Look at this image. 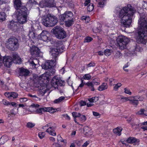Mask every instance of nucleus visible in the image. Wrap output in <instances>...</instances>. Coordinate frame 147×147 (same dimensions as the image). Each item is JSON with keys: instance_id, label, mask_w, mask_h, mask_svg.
I'll use <instances>...</instances> for the list:
<instances>
[{"instance_id": "nucleus-1", "label": "nucleus", "mask_w": 147, "mask_h": 147, "mask_svg": "<svg viewBox=\"0 0 147 147\" xmlns=\"http://www.w3.org/2000/svg\"><path fill=\"white\" fill-rule=\"evenodd\" d=\"M136 12L135 9L128 5L127 7H123L119 11V18L121 19V24L126 27L129 26L132 22V18Z\"/></svg>"}, {"instance_id": "nucleus-2", "label": "nucleus", "mask_w": 147, "mask_h": 147, "mask_svg": "<svg viewBox=\"0 0 147 147\" xmlns=\"http://www.w3.org/2000/svg\"><path fill=\"white\" fill-rule=\"evenodd\" d=\"M138 23L140 24L136 40L139 43L144 44L147 41V15L142 13H140Z\"/></svg>"}, {"instance_id": "nucleus-3", "label": "nucleus", "mask_w": 147, "mask_h": 147, "mask_svg": "<svg viewBox=\"0 0 147 147\" xmlns=\"http://www.w3.org/2000/svg\"><path fill=\"white\" fill-rule=\"evenodd\" d=\"M16 14L17 19L20 24H23L27 22L28 13L26 7H22L20 9L17 11Z\"/></svg>"}, {"instance_id": "nucleus-4", "label": "nucleus", "mask_w": 147, "mask_h": 147, "mask_svg": "<svg viewBox=\"0 0 147 147\" xmlns=\"http://www.w3.org/2000/svg\"><path fill=\"white\" fill-rule=\"evenodd\" d=\"M33 81L40 85H47L49 81V74H42L39 76L37 74H33Z\"/></svg>"}, {"instance_id": "nucleus-5", "label": "nucleus", "mask_w": 147, "mask_h": 147, "mask_svg": "<svg viewBox=\"0 0 147 147\" xmlns=\"http://www.w3.org/2000/svg\"><path fill=\"white\" fill-rule=\"evenodd\" d=\"M42 23L43 25L47 27L54 26L58 22L57 18L51 14H48L43 17Z\"/></svg>"}, {"instance_id": "nucleus-6", "label": "nucleus", "mask_w": 147, "mask_h": 147, "mask_svg": "<svg viewBox=\"0 0 147 147\" xmlns=\"http://www.w3.org/2000/svg\"><path fill=\"white\" fill-rule=\"evenodd\" d=\"M19 45L18 40L14 37L9 38L5 44L6 48L12 51L17 50L19 47Z\"/></svg>"}, {"instance_id": "nucleus-7", "label": "nucleus", "mask_w": 147, "mask_h": 147, "mask_svg": "<svg viewBox=\"0 0 147 147\" xmlns=\"http://www.w3.org/2000/svg\"><path fill=\"white\" fill-rule=\"evenodd\" d=\"M119 48L121 50L126 47V45L129 42V39L124 36L121 35L119 36L117 39Z\"/></svg>"}, {"instance_id": "nucleus-8", "label": "nucleus", "mask_w": 147, "mask_h": 147, "mask_svg": "<svg viewBox=\"0 0 147 147\" xmlns=\"http://www.w3.org/2000/svg\"><path fill=\"white\" fill-rule=\"evenodd\" d=\"M53 32L56 37L58 39H62L66 37V32L61 27L57 26L55 27Z\"/></svg>"}, {"instance_id": "nucleus-9", "label": "nucleus", "mask_w": 147, "mask_h": 147, "mask_svg": "<svg viewBox=\"0 0 147 147\" xmlns=\"http://www.w3.org/2000/svg\"><path fill=\"white\" fill-rule=\"evenodd\" d=\"M12 62V58L10 57L5 56L3 57L2 59L0 56V66L4 63L5 66L7 67H9Z\"/></svg>"}, {"instance_id": "nucleus-10", "label": "nucleus", "mask_w": 147, "mask_h": 147, "mask_svg": "<svg viewBox=\"0 0 147 147\" xmlns=\"http://www.w3.org/2000/svg\"><path fill=\"white\" fill-rule=\"evenodd\" d=\"M73 14L72 12L70 11H66L63 14L59 16V19L61 22H63L64 20L67 19L73 18Z\"/></svg>"}, {"instance_id": "nucleus-11", "label": "nucleus", "mask_w": 147, "mask_h": 147, "mask_svg": "<svg viewBox=\"0 0 147 147\" xmlns=\"http://www.w3.org/2000/svg\"><path fill=\"white\" fill-rule=\"evenodd\" d=\"M48 32L46 30H43L41 33L38 36V38L44 41L48 42L51 40L50 39L48 36Z\"/></svg>"}, {"instance_id": "nucleus-12", "label": "nucleus", "mask_w": 147, "mask_h": 147, "mask_svg": "<svg viewBox=\"0 0 147 147\" xmlns=\"http://www.w3.org/2000/svg\"><path fill=\"white\" fill-rule=\"evenodd\" d=\"M31 54L33 57H37L39 56L40 51L37 47L35 46H32L30 49Z\"/></svg>"}, {"instance_id": "nucleus-13", "label": "nucleus", "mask_w": 147, "mask_h": 147, "mask_svg": "<svg viewBox=\"0 0 147 147\" xmlns=\"http://www.w3.org/2000/svg\"><path fill=\"white\" fill-rule=\"evenodd\" d=\"M52 123H49L47 124V127H49L46 130V132L48 133L49 134L53 136L56 135V133L54 130L55 129V127L52 126Z\"/></svg>"}, {"instance_id": "nucleus-14", "label": "nucleus", "mask_w": 147, "mask_h": 147, "mask_svg": "<svg viewBox=\"0 0 147 147\" xmlns=\"http://www.w3.org/2000/svg\"><path fill=\"white\" fill-rule=\"evenodd\" d=\"M55 65L54 61L51 60L46 61L42 64L41 66L42 69H48Z\"/></svg>"}, {"instance_id": "nucleus-15", "label": "nucleus", "mask_w": 147, "mask_h": 147, "mask_svg": "<svg viewBox=\"0 0 147 147\" xmlns=\"http://www.w3.org/2000/svg\"><path fill=\"white\" fill-rule=\"evenodd\" d=\"M140 140L135 137H129L126 140V142L129 144L134 143L135 145L138 146L139 144Z\"/></svg>"}, {"instance_id": "nucleus-16", "label": "nucleus", "mask_w": 147, "mask_h": 147, "mask_svg": "<svg viewBox=\"0 0 147 147\" xmlns=\"http://www.w3.org/2000/svg\"><path fill=\"white\" fill-rule=\"evenodd\" d=\"M40 86L41 87L38 90V94L40 95L43 96L46 92L49 91V89L47 88V85Z\"/></svg>"}, {"instance_id": "nucleus-17", "label": "nucleus", "mask_w": 147, "mask_h": 147, "mask_svg": "<svg viewBox=\"0 0 147 147\" xmlns=\"http://www.w3.org/2000/svg\"><path fill=\"white\" fill-rule=\"evenodd\" d=\"M50 53L52 56L53 58L54 59L55 61L57 59V58L59 55V53L58 49L57 48H51Z\"/></svg>"}, {"instance_id": "nucleus-18", "label": "nucleus", "mask_w": 147, "mask_h": 147, "mask_svg": "<svg viewBox=\"0 0 147 147\" xmlns=\"http://www.w3.org/2000/svg\"><path fill=\"white\" fill-rule=\"evenodd\" d=\"M83 130L84 134L87 137L89 136L92 134L91 129L88 126H85L84 127Z\"/></svg>"}, {"instance_id": "nucleus-19", "label": "nucleus", "mask_w": 147, "mask_h": 147, "mask_svg": "<svg viewBox=\"0 0 147 147\" xmlns=\"http://www.w3.org/2000/svg\"><path fill=\"white\" fill-rule=\"evenodd\" d=\"M14 6L17 10L20 9L22 7H21L22 2L21 0H13Z\"/></svg>"}, {"instance_id": "nucleus-20", "label": "nucleus", "mask_w": 147, "mask_h": 147, "mask_svg": "<svg viewBox=\"0 0 147 147\" xmlns=\"http://www.w3.org/2000/svg\"><path fill=\"white\" fill-rule=\"evenodd\" d=\"M58 77L57 76H55L51 81V85L54 88H58Z\"/></svg>"}, {"instance_id": "nucleus-21", "label": "nucleus", "mask_w": 147, "mask_h": 147, "mask_svg": "<svg viewBox=\"0 0 147 147\" xmlns=\"http://www.w3.org/2000/svg\"><path fill=\"white\" fill-rule=\"evenodd\" d=\"M41 109L43 112H49L51 113H53L55 112L57 109L53 107H44L42 108Z\"/></svg>"}, {"instance_id": "nucleus-22", "label": "nucleus", "mask_w": 147, "mask_h": 147, "mask_svg": "<svg viewBox=\"0 0 147 147\" xmlns=\"http://www.w3.org/2000/svg\"><path fill=\"white\" fill-rule=\"evenodd\" d=\"M131 97H129V98L127 97H125L124 98L125 99V100L126 101H129V103L134 105H136L138 104L137 101L134 100V98H132Z\"/></svg>"}, {"instance_id": "nucleus-23", "label": "nucleus", "mask_w": 147, "mask_h": 147, "mask_svg": "<svg viewBox=\"0 0 147 147\" xmlns=\"http://www.w3.org/2000/svg\"><path fill=\"white\" fill-rule=\"evenodd\" d=\"M132 98H134V100L137 101L138 104L136 105H134V106H137L139 103V101H143L144 100V97L142 96H139L138 95L133 96Z\"/></svg>"}, {"instance_id": "nucleus-24", "label": "nucleus", "mask_w": 147, "mask_h": 147, "mask_svg": "<svg viewBox=\"0 0 147 147\" xmlns=\"http://www.w3.org/2000/svg\"><path fill=\"white\" fill-rule=\"evenodd\" d=\"M12 57H13V58H12L13 61L15 60L18 63H20L21 62V59L17 54L16 53H13V54Z\"/></svg>"}, {"instance_id": "nucleus-25", "label": "nucleus", "mask_w": 147, "mask_h": 147, "mask_svg": "<svg viewBox=\"0 0 147 147\" xmlns=\"http://www.w3.org/2000/svg\"><path fill=\"white\" fill-rule=\"evenodd\" d=\"M108 87V85L107 83H103L101 85L98 87V90L99 91H102L107 89Z\"/></svg>"}, {"instance_id": "nucleus-26", "label": "nucleus", "mask_w": 147, "mask_h": 147, "mask_svg": "<svg viewBox=\"0 0 147 147\" xmlns=\"http://www.w3.org/2000/svg\"><path fill=\"white\" fill-rule=\"evenodd\" d=\"M122 128L121 127H117L113 130V132L115 134L120 136L121 134V132L122 130Z\"/></svg>"}, {"instance_id": "nucleus-27", "label": "nucleus", "mask_w": 147, "mask_h": 147, "mask_svg": "<svg viewBox=\"0 0 147 147\" xmlns=\"http://www.w3.org/2000/svg\"><path fill=\"white\" fill-rule=\"evenodd\" d=\"M136 114L139 115H143L144 116H147V111L144 109H142L136 113Z\"/></svg>"}, {"instance_id": "nucleus-28", "label": "nucleus", "mask_w": 147, "mask_h": 147, "mask_svg": "<svg viewBox=\"0 0 147 147\" xmlns=\"http://www.w3.org/2000/svg\"><path fill=\"white\" fill-rule=\"evenodd\" d=\"M65 24L67 27H70L72 26L74 23V20L72 18L71 20H68L65 22Z\"/></svg>"}, {"instance_id": "nucleus-29", "label": "nucleus", "mask_w": 147, "mask_h": 147, "mask_svg": "<svg viewBox=\"0 0 147 147\" xmlns=\"http://www.w3.org/2000/svg\"><path fill=\"white\" fill-rule=\"evenodd\" d=\"M19 71L20 73H24V74H29L30 72L28 69L24 67H21L19 69Z\"/></svg>"}, {"instance_id": "nucleus-30", "label": "nucleus", "mask_w": 147, "mask_h": 147, "mask_svg": "<svg viewBox=\"0 0 147 147\" xmlns=\"http://www.w3.org/2000/svg\"><path fill=\"white\" fill-rule=\"evenodd\" d=\"M85 85L89 87V88L91 91H94V90L95 89L94 87V85L92 82H88L85 84Z\"/></svg>"}, {"instance_id": "nucleus-31", "label": "nucleus", "mask_w": 147, "mask_h": 147, "mask_svg": "<svg viewBox=\"0 0 147 147\" xmlns=\"http://www.w3.org/2000/svg\"><path fill=\"white\" fill-rule=\"evenodd\" d=\"M65 98L64 96H62L60 97L58 99L55 100L54 102L55 103H59L62 102L65 99Z\"/></svg>"}, {"instance_id": "nucleus-32", "label": "nucleus", "mask_w": 147, "mask_h": 147, "mask_svg": "<svg viewBox=\"0 0 147 147\" xmlns=\"http://www.w3.org/2000/svg\"><path fill=\"white\" fill-rule=\"evenodd\" d=\"M109 82L110 85L111 86H114L115 84L117 83V80L113 78L110 79Z\"/></svg>"}, {"instance_id": "nucleus-33", "label": "nucleus", "mask_w": 147, "mask_h": 147, "mask_svg": "<svg viewBox=\"0 0 147 147\" xmlns=\"http://www.w3.org/2000/svg\"><path fill=\"white\" fill-rule=\"evenodd\" d=\"M121 85V84L119 83H118L117 84H115L114 85V86L113 88V90L115 91H117L118 88L120 87Z\"/></svg>"}, {"instance_id": "nucleus-34", "label": "nucleus", "mask_w": 147, "mask_h": 147, "mask_svg": "<svg viewBox=\"0 0 147 147\" xmlns=\"http://www.w3.org/2000/svg\"><path fill=\"white\" fill-rule=\"evenodd\" d=\"M11 114V115H13L15 116L17 114L18 112V109L16 108H14L13 109L10 111Z\"/></svg>"}, {"instance_id": "nucleus-35", "label": "nucleus", "mask_w": 147, "mask_h": 147, "mask_svg": "<svg viewBox=\"0 0 147 147\" xmlns=\"http://www.w3.org/2000/svg\"><path fill=\"white\" fill-rule=\"evenodd\" d=\"M6 15L5 13L3 12L0 13V20L2 21H4L6 19Z\"/></svg>"}, {"instance_id": "nucleus-36", "label": "nucleus", "mask_w": 147, "mask_h": 147, "mask_svg": "<svg viewBox=\"0 0 147 147\" xmlns=\"http://www.w3.org/2000/svg\"><path fill=\"white\" fill-rule=\"evenodd\" d=\"M122 56V54L118 51H117L114 55V57L115 59L121 58Z\"/></svg>"}, {"instance_id": "nucleus-37", "label": "nucleus", "mask_w": 147, "mask_h": 147, "mask_svg": "<svg viewBox=\"0 0 147 147\" xmlns=\"http://www.w3.org/2000/svg\"><path fill=\"white\" fill-rule=\"evenodd\" d=\"M38 62V61L37 59H34L33 61L31 62L30 61V63L32 64V66L36 67V66L37 65V63Z\"/></svg>"}, {"instance_id": "nucleus-38", "label": "nucleus", "mask_w": 147, "mask_h": 147, "mask_svg": "<svg viewBox=\"0 0 147 147\" xmlns=\"http://www.w3.org/2000/svg\"><path fill=\"white\" fill-rule=\"evenodd\" d=\"M72 115L74 118L76 117H79L81 116V114L79 113L74 112L72 113Z\"/></svg>"}, {"instance_id": "nucleus-39", "label": "nucleus", "mask_w": 147, "mask_h": 147, "mask_svg": "<svg viewBox=\"0 0 147 147\" xmlns=\"http://www.w3.org/2000/svg\"><path fill=\"white\" fill-rule=\"evenodd\" d=\"M98 100V97H94L89 99L90 102H95Z\"/></svg>"}, {"instance_id": "nucleus-40", "label": "nucleus", "mask_w": 147, "mask_h": 147, "mask_svg": "<svg viewBox=\"0 0 147 147\" xmlns=\"http://www.w3.org/2000/svg\"><path fill=\"white\" fill-rule=\"evenodd\" d=\"M94 9V6L92 3H90L87 7V9L88 11H92Z\"/></svg>"}, {"instance_id": "nucleus-41", "label": "nucleus", "mask_w": 147, "mask_h": 147, "mask_svg": "<svg viewBox=\"0 0 147 147\" xmlns=\"http://www.w3.org/2000/svg\"><path fill=\"white\" fill-rule=\"evenodd\" d=\"M32 31L33 30H32ZM30 38H34L36 37L35 33L33 31H30L29 34H28Z\"/></svg>"}, {"instance_id": "nucleus-42", "label": "nucleus", "mask_w": 147, "mask_h": 147, "mask_svg": "<svg viewBox=\"0 0 147 147\" xmlns=\"http://www.w3.org/2000/svg\"><path fill=\"white\" fill-rule=\"evenodd\" d=\"M106 2V0H101L98 3V6L100 7H103Z\"/></svg>"}, {"instance_id": "nucleus-43", "label": "nucleus", "mask_w": 147, "mask_h": 147, "mask_svg": "<svg viewBox=\"0 0 147 147\" xmlns=\"http://www.w3.org/2000/svg\"><path fill=\"white\" fill-rule=\"evenodd\" d=\"M65 82L64 81H62L61 80H59L58 81V86H64Z\"/></svg>"}, {"instance_id": "nucleus-44", "label": "nucleus", "mask_w": 147, "mask_h": 147, "mask_svg": "<svg viewBox=\"0 0 147 147\" xmlns=\"http://www.w3.org/2000/svg\"><path fill=\"white\" fill-rule=\"evenodd\" d=\"M124 92L126 94H128L129 95H131V92L130 91V90L127 88H125L124 89Z\"/></svg>"}, {"instance_id": "nucleus-45", "label": "nucleus", "mask_w": 147, "mask_h": 147, "mask_svg": "<svg viewBox=\"0 0 147 147\" xmlns=\"http://www.w3.org/2000/svg\"><path fill=\"white\" fill-rule=\"evenodd\" d=\"M45 132H40L38 133V136L39 137L40 139H42L45 137Z\"/></svg>"}, {"instance_id": "nucleus-46", "label": "nucleus", "mask_w": 147, "mask_h": 147, "mask_svg": "<svg viewBox=\"0 0 147 147\" xmlns=\"http://www.w3.org/2000/svg\"><path fill=\"white\" fill-rule=\"evenodd\" d=\"M35 125V124L34 123L29 122L27 123L26 126L28 128H31L33 127Z\"/></svg>"}, {"instance_id": "nucleus-47", "label": "nucleus", "mask_w": 147, "mask_h": 147, "mask_svg": "<svg viewBox=\"0 0 147 147\" xmlns=\"http://www.w3.org/2000/svg\"><path fill=\"white\" fill-rule=\"evenodd\" d=\"M56 46L57 48L60 47L63 44V42L61 40L57 41L56 43Z\"/></svg>"}, {"instance_id": "nucleus-48", "label": "nucleus", "mask_w": 147, "mask_h": 147, "mask_svg": "<svg viewBox=\"0 0 147 147\" xmlns=\"http://www.w3.org/2000/svg\"><path fill=\"white\" fill-rule=\"evenodd\" d=\"M92 40V38L90 37H86L84 40V42H88L91 41Z\"/></svg>"}, {"instance_id": "nucleus-49", "label": "nucleus", "mask_w": 147, "mask_h": 147, "mask_svg": "<svg viewBox=\"0 0 147 147\" xmlns=\"http://www.w3.org/2000/svg\"><path fill=\"white\" fill-rule=\"evenodd\" d=\"M82 19L83 20H84L86 23L88 22L90 20V19L89 17L83 16L82 17Z\"/></svg>"}, {"instance_id": "nucleus-50", "label": "nucleus", "mask_w": 147, "mask_h": 147, "mask_svg": "<svg viewBox=\"0 0 147 147\" xmlns=\"http://www.w3.org/2000/svg\"><path fill=\"white\" fill-rule=\"evenodd\" d=\"M91 76L90 74H85L83 76V78L85 80H89L91 78Z\"/></svg>"}, {"instance_id": "nucleus-51", "label": "nucleus", "mask_w": 147, "mask_h": 147, "mask_svg": "<svg viewBox=\"0 0 147 147\" xmlns=\"http://www.w3.org/2000/svg\"><path fill=\"white\" fill-rule=\"evenodd\" d=\"M79 117L80 120L84 122L86 119V117L84 115H81Z\"/></svg>"}, {"instance_id": "nucleus-52", "label": "nucleus", "mask_w": 147, "mask_h": 147, "mask_svg": "<svg viewBox=\"0 0 147 147\" xmlns=\"http://www.w3.org/2000/svg\"><path fill=\"white\" fill-rule=\"evenodd\" d=\"M18 94L14 92H11V98L12 97L13 98H16L18 97Z\"/></svg>"}, {"instance_id": "nucleus-53", "label": "nucleus", "mask_w": 147, "mask_h": 147, "mask_svg": "<svg viewBox=\"0 0 147 147\" xmlns=\"http://www.w3.org/2000/svg\"><path fill=\"white\" fill-rule=\"evenodd\" d=\"M87 67H94L95 65V63L93 62H91L89 64L86 65Z\"/></svg>"}, {"instance_id": "nucleus-54", "label": "nucleus", "mask_w": 147, "mask_h": 147, "mask_svg": "<svg viewBox=\"0 0 147 147\" xmlns=\"http://www.w3.org/2000/svg\"><path fill=\"white\" fill-rule=\"evenodd\" d=\"M49 69V72H47L48 73L54 74L55 73V70L53 68H52V67L50 68L49 69Z\"/></svg>"}, {"instance_id": "nucleus-55", "label": "nucleus", "mask_w": 147, "mask_h": 147, "mask_svg": "<svg viewBox=\"0 0 147 147\" xmlns=\"http://www.w3.org/2000/svg\"><path fill=\"white\" fill-rule=\"evenodd\" d=\"M110 50L109 49H107L104 52V54L107 56H109L111 54Z\"/></svg>"}, {"instance_id": "nucleus-56", "label": "nucleus", "mask_w": 147, "mask_h": 147, "mask_svg": "<svg viewBox=\"0 0 147 147\" xmlns=\"http://www.w3.org/2000/svg\"><path fill=\"white\" fill-rule=\"evenodd\" d=\"M2 102L3 104L5 105L8 106L10 105V103L5 99L3 100Z\"/></svg>"}, {"instance_id": "nucleus-57", "label": "nucleus", "mask_w": 147, "mask_h": 147, "mask_svg": "<svg viewBox=\"0 0 147 147\" xmlns=\"http://www.w3.org/2000/svg\"><path fill=\"white\" fill-rule=\"evenodd\" d=\"M142 7L144 9L147 10V2L143 1Z\"/></svg>"}, {"instance_id": "nucleus-58", "label": "nucleus", "mask_w": 147, "mask_h": 147, "mask_svg": "<svg viewBox=\"0 0 147 147\" xmlns=\"http://www.w3.org/2000/svg\"><path fill=\"white\" fill-rule=\"evenodd\" d=\"M20 102L21 103L24 102L27 100V98H20L19 99Z\"/></svg>"}, {"instance_id": "nucleus-59", "label": "nucleus", "mask_w": 147, "mask_h": 147, "mask_svg": "<svg viewBox=\"0 0 147 147\" xmlns=\"http://www.w3.org/2000/svg\"><path fill=\"white\" fill-rule=\"evenodd\" d=\"M5 95L8 98H11V92H6L5 93Z\"/></svg>"}, {"instance_id": "nucleus-60", "label": "nucleus", "mask_w": 147, "mask_h": 147, "mask_svg": "<svg viewBox=\"0 0 147 147\" xmlns=\"http://www.w3.org/2000/svg\"><path fill=\"white\" fill-rule=\"evenodd\" d=\"M41 108H40L36 110V112L38 114H41L42 113Z\"/></svg>"}, {"instance_id": "nucleus-61", "label": "nucleus", "mask_w": 147, "mask_h": 147, "mask_svg": "<svg viewBox=\"0 0 147 147\" xmlns=\"http://www.w3.org/2000/svg\"><path fill=\"white\" fill-rule=\"evenodd\" d=\"M53 147H61L60 144L56 143H54L53 144Z\"/></svg>"}, {"instance_id": "nucleus-62", "label": "nucleus", "mask_w": 147, "mask_h": 147, "mask_svg": "<svg viewBox=\"0 0 147 147\" xmlns=\"http://www.w3.org/2000/svg\"><path fill=\"white\" fill-rule=\"evenodd\" d=\"M89 142H90L88 141H86L83 144L82 146L83 147H86L89 144Z\"/></svg>"}, {"instance_id": "nucleus-63", "label": "nucleus", "mask_w": 147, "mask_h": 147, "mask_svg": "<svg viewBox=\"0 0 147 147\" xmlns=\"http://www.w3.org/2000/svg\"><path fill=\"white\" fill-rule=\"evenodd\" d=\"M80 104L81 106L85 105H86V102L84 101H81L80 102Z\"/></svg>"}, {"instance_id": "nucleus-64", "label": "nucleus", "mask_w": 147, "mask_h": 147, "mask_svg": "<svg viewBox=\"0 0 147 147\" xmlns=\"http://www.w3.org/2000/svg\"><path fill=\"white\" fill-rule=\"evenodd\" d=\"M63 116L66 119L68 120H70V117L67 114L63 115Z\"/></svg>"}]
</instances>
